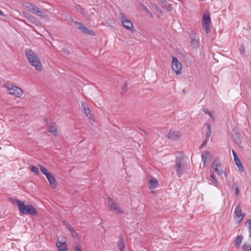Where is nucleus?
Returning a JSON list of instances; mask_svg holds the SVG:
<instances>
[{
  "instance_id": "f257e3e1",
  "label": "nucleus",
  "mask_w": 251,
  "mask_h": 251,
  "mask_svg": "<svg viewBox=\"0 0 251 251\" xmlns=\"http://www.w3.org/2000/svg\"><path fill=\"white\" fill-rule=\"evenodd\" d=\"M9 199L13 203H17L18 209L21 214L37 216V211L31 204H25L24 201L15 198H10Z\"/></svg>"
},
{
  "instance_id": "f03ea898",
  "label": "nucleus",
  "mask_w": 251,
  "mask_h": 251,
  "mask_svg": "<svg viewBox=\"0 0 251 251\" xmlns=\"http://www.w3.org/2000/svg\"><path fill=\"white\" fill-rule=\"evenodd\" d=\"M25 56L29 63L32 66L35 67L38 71L42 70V64L40 58L33 50L30 49H26L25 51Z\"/></svg>"
},
{
  "instance_id": "7ed1b4c3",
  "label": "nucleus",
  "mask_w": 251,
  "mask_h": 251,
  "mask_svg": "<svg viewBox=\"0 0 251 251\" xmlns=\"http://www.w3.org/2000/svg\"><path fill=\"white\" fill-rule=\"evenodd\" d=\"M173 168L176 171V175L178 177L181 176L188 170V168L184 159L181 156H176L175 163Z\"/></svg>"
},
{
  "instance_id": "20e7f679",
  "label": "nucleus",
  "mask_w": 251,
  "mask_h": 251,
  "mask_svg": "<svg viewBox=\"0 0 251 251\" xmlns=\"http://www.w3.org/2000/svg\"><path fill=\"white\" fill-rule=\"evenodd\" d=\"M119 17L123 26L126 29L130 31L134 30L132 22L128 20L127 17L122 12L119 13Z\"/></svg>"
},
{
  "instance_id": "39448f33",
  "label": "nucleus",
  "mask_w": 251,
  "mask_h": 251,
  "mask_svg": "<svg viewBox=\"0 0 251 251\" xmlns=\"http://www.w3.org/2000/svg\"><path fill=\"white\" fill-rule=\"evenodd\" d=\"M211 19L209 12L208 11L204 12L202 16V26L206 34L210 32L209 25Z\"/></svg>"
},
{
  "instance_id": "423d86ee",
  "label": "nucleus",
  "mask_w": 251,
  "mask_h": 251,
  "mask_svg": "<svg viewBox=\"0 0 251 251\" xmlns=\"http://www.w3.org/2000/svg\"><path fill=\"white\" fill-rule=\"evenodd\" d=\"M107 200L110 211H114V210H116V213L120 214H124V211L121 210V208L117 205L116 202L112 198L108 197Z\"/></svg>"
},
{
  "instance_id": "0eeeda50",
  "label": "nucleus",
  "mask_w": 251,
  "mask_h": 251,
  "mask_svg": "<svg viewBox=\"0 0 251 251\" xmlns=\"http://www.w3.org/2000/svg\"><path fill=\"white\" fill-rule=\"evenodd\" d=\"M172 68L176 75L180 74L182 64L178 62L177 58L175 56L172 57Z\"/></svg>"
},
{
  "instance_id": "6e6552de",
  "label": "nucleus",
  "mask_w": 251,
  "mask_h": 251,
  "mask_svg": "<svg viewBox=\"0 0 251 251\" xmlns=\"http://www.w3.org/2000/svg\"><path fill=\"white\" fill-rule=\"evenodd\" d=\"M221 163L218 159H216L212 165V168L216 171L220 176L224 175L226 177V172L222 169H220Z\"/></svg>"
},
{
  "instance_id": "1a4fd4ad",
  "label": "nucleus",
  "mask_w": 251,
  "mask_h": 251,
  "mask_svg": "<svg viewBox=\"0 0 251 251\" xmlns=\"http://www.w3.org/2000/svg\"><path fill=\"white\" fill-rule=\"evenodd\" d=\"M189 36L191 38V45L193 47L197 48L199 47V41L196 33L194 31H191L189 33Z\"/></svg>"
},
{
  "instance_id": "9d476101",
  "label": "nucleus",
  "mask_w": 251,
  "mask_h": 251,
  "mask_svg": "<svg viewBox=\"0 0 251 251\" xmlns=\"http://www.w3.org/2000/svg\"><path fill=\"white\" fill-rule=\"evenodd\" d=\"M180 136L181 134L178 131L172 130H170L167 135V137L173 141L177 140Z\"/></svg>"
},
{
  "instance_id": "9b49d317",
  "label": "nucleus",
  "mask_w": 251,
  "mask_h": 251,
  "mask_svg": "<svg viewBox=\"0 0 251 251\" xmlns=\"http://www.w3.org/2000/svg\"><path fill=\"white\" fill-rule=\"evenodd\" d=\"M51 188H55L56 187L57 183L54 176L50 173H49L46 176Z\"/></svg>"
},
{
  "instance_id": "f8f14e48",
  "label": "nucleus",
  "mask_w": 251,
  "mask_h": 251,
  "mask_svg": "<svg viewBox=\"0 0 251 251\" xmlns=\"http://www.w3.org/2000/svg\"><path fill=\"white\" fill-rule=\"evenodd\" d=\"M232 135L235 140V142L237 144L241 143L240 134L238 132L236 128H233L232 130Z\"/></svg>"
},
{
  "instance_id": "ddd939ff",
  "label": "nucleus",
  "mask_w": 251,
  "mask_h": 251,
  "mask_svg": "<svg viewBox=\"0 0 251 251\" xmlns=\"http://www.w3.org/2000/svg\"><path fill=\"white\" fill-rule=\"evenodd\" d=\"M9 94L13 95L16 97H20L23 94V91L21 88L16 86L14 87V89L13 90V92H9Z\"/></svg>"
},
{
  "instance_id": "4468645a",
  "label": "nucleus",
  "mask_w": 251,
  "mask_h": 251,
  "mask_svg": "<svg viewBox=\"0 0 251 251\" xmlns=\"http://www.w3.org/2000/svg\"><path fill=\"white\" fill-rule=\"evenodd\" d=\"M234 214L235 216L237 218H240L241 217V220L244 218L245 216V214L242 213V209L240 204H238L236 206Z\"/></svg>"
},
{
  "instance_id": "2eb2a0df",
  "label": "nucleus",
  "mask_w": 251,
  "mask_h": 251,
  "mask_svg": "<svg viewBox=\"0 0 251 251\" xmlns=\"http://www.w3.org/2000/svg\"><path fill=\"white\" fill-rule=\"evenodd\" d=\"M82 109L83 111L84 112L86 116L89 118L91 119L92 118V114L90 113V110L85 104V103L83 101L81 102Z\"/></svg>"
},
{
  "instance_id": "dca6fc26",
  "label": "nucleus",
  "mask_w": 251,
  "mask_h": 251,
  "mask_svg": "<svg viewBox=\"0 0 251 251\" xmlns=\"http://www.w3.org/2000/svg\"><path fill=\"white\" fill-rule=\"evenodd\" d=\"M48 131L54 136H57L58 135V131L57 130V127L55 123H53L51 126H49Z\"/></svg>"
},
{
  "instance_id": "f3484780",
  "label": "nucleus",
  "mask_w": 251,
  "mask_h": 251,
  "mask_svg": "<svg viewBox=\"0 0 251 251\" xmlns=\"http://www.w3.org/2000/svg\"><path fill=\"white\" fill-rule=\"evenodd\" d=\"M117 246L120 251H124L125 249V244L122 235H121L119 237V241L117 243Z\"/></svg>"
},
{
  "instance_id": "a211bd4d",
  "label": "nucleus",
  "mask_w": 251,
  "mask_h": 251,
  "mask_svg": "<svg viewBox=\"0 0 251 251\" xmlns=\"http://www.w3.org/2000/svg\"><path fill=\"white\" fill-rule=\"evenodd\" d=\"M234 160L235 162V164L236 165L237 167L238 168V170L240 172L242 173L244 171V167H243L242 164L238 157V156H237L235 158H234Z\"/></svg>"
},
{
  "instance_id": "6ab92c4d",
  "label": "nucleus",
  "mask_w": 251,
  "mask_h": 251,
  "mask_svg": "<svg viewBox=\"0 0 251 251\" xmlns=\"http://www.w3.org/2000/svg\"><path fill=\"white\" fill-rule=\"evenodd\" d=\"M149 184H150V188L151 189H154V188H156L159 185V183H158L157 180L154 177H152L149 180Z\"/></svg>"
},
{
  "instance_id": "aec40b11",
  "label": "nucleus",
  "mask_w": 251,
  "mask_h": 251,
  "mask_svg": "<svg viewBox=\"0 0 251 251\" xmlns=\"http://www.w3.org/2000/svg\"><path fill=\"white\" fill-rule=\"evenodd\" d=\"M205 125L207 126L206 130V133H205V137L207 139H209L212 133V127L211 125L209 123H206Z\"/></svg>"
},
{
  "instance_id": "412c9836",
  "label": "nucleus",
  "mask_w": 251,
  "mask_h": 251,
  "mask_svg": "<svg viewBox=\"0 0 251 251\" xmlns=\"http://www.w3.org/2000/svg\"><path fill=\"white\" fill-rule=\"evenodd\" d=\"M22 14L31 23H34L35 22V18L27 12L25 11H23Z\"/></svg>"
},
{
  "instance_id": "4be33fe9",
  "label": "nucleus",
  "mask_w": 251,
  "mask_h": 251,
  "mask_svg": "<svg viewBox=\"0 0 251 251\" xmlns=\"http://www.w3.org/2000/svg\"><path fill=\"white\" fill-rule=\"evenodd\" d=\"M209 152L208 151H205L202 153L201 157L202 160L204 163H209L210 161L209 158Z\"/></svg>"
},
{
  "instance_id": "5701e85b",
  "label": "nucleus",
  "mask_w": 251,
  "mask_h": 251,
  "mask_svg": "<svg viewBox=\"0 0 251 251\" xmlns=\"http://www.w3.org/2000/svg\"><path fill=\"white\" fill-rule=\"evenodd\" d=\"M56 246L58 251H68L67 244L60 245V243H56Z\"/></svg>"
},
{
  "instance_id": "b1692460",
  "label": "nucleus",
  "mask_w": 251,
  "mask_h": 251,
  "mask_svg": "<svg viewBox=\"0 0 251 251\" xmlns=\"http://www.w3.org/2000/svg\"><path fill=\"white\" fill-rule=\"evenodd\" d=\"M56 243H60V245L67 244V238L64 236H60L58 237Z\"/></svg>"
},
{
  "instance_id": "393cba45",
  "label": "nucleus",
  "mask_w": 251,
  "mask_h": 251,
  "mask_svg": "<svg viewBox=\"0 0 251 251\" xmlns=\"http://www.w3.org/2000/svg\"><path fill=\"white\" fill-rule=\"evenodd\" d=\"M82 32L86 34L92 36H95L96 35L95 33L93 30H90L86 26L83 28Z\"/></svg>"
},
{
  "instance_id": "a878e982",
  "label": "nucleus",
  "mask_w": 251,
  "mask_h": 251,
  "mask_svg": "<svg viewBox=\"0 0 251 251\" xmlns=\"http://www.w3.org/2000/svg\"><path fill=\"white\" fill-rule=\"evenodd\" d=\"M243 237L242 235L238 236L236 237L234 240V245L235 247L238 248L240 246L243 240Z\"/></svg>"
},
{
  "instance_id": "bb28decb",
  "label": "nucleus",
  "mask_w": 251,
  "mask_h": 251,
  "mask_svg": "<svg viewBox=\"0 0 251 251\" xmlns=\"http://www.w3.org/2000/svg\"><path fill=\"white\" fill-rule=\"evenodd\" d=\"M231 189L233 190H234L235 194L236 195H238L239 193V185L237 183L233 182L232 184V186L231 187Z\"/></svg>"
},
{
  "instance_id": "cd10ccee",
  "label": "nucleus",
  "mask_w": 251,
  "mask_h": 251,
  "mask_svg": "<svg viewBox=\"0 0 251 251\" xmlns=\"http://www.w3.org/2000/svg\"><path fill=\"white\" fill-rule=\"evenodd\" d=\"M36 15H37L38 16L41 17L45 19L48 17V15H47V13L45 11L40 10L39 9L37 11V12Z\"/></svg>"
},
{
  "instance_id": "c85d7f7f",
  "label": "nucleus",
  "mask_w": 251,
  "mask_h": 251,
  "mask_svg": "<svg viewBox=\"0 0 251 251\" xmlns=\"http://www.w3.org/2000/svg\"><path fill=\"white\" fill-rule=\"evenodd\" d=\"M128 90V84L126 82H125V83L122 87V90L121 91V95H125L127 91Z\"/></svg>"
},
{
  "instance_id": "c756f323",
  "label": "nucleus",
  "mask_w": 251,
  "mask_h": 251,
  "mask_svg": "<svg viewBox=\"0 0 251 251\" xmlns=\"http://www.w3.org/2000/svg\"><path fill=\"white\" fill-rule=\"evenodd\" d=\"M39 166L40 168V171H41L42 174L45 176H46L50 173L48 172L47 169L44 166L40 165Z\"/></svg>"
},
{
  "instance_id": "7c9ffc66",
  "label": "nucleus",
  "mask_w": 251,
  "mask_h": 251,
  "mask_svg": "<svg viewBox=\"0 0 251 251\" xmlns=\"http://www.w3.org/2000/svg\"><path fill=\"white\" fill-rule=\"evenodd\" d=\"M75 25L78 29H79L81 31L83 29V28H84L85 26V25H84L83 24L79 22H76L75 23Z\"/></svg>"
},
{
  "instance_id": "2f4dec72",
  "label": "nucleus",
  "mask_w": 251,
  "mask_h": 251,
  "mask_svg": "<svg viewBox=\"0 0 251 251\" xmlns=\"http://www.w3.org/2000/svg\"><path fill=\"white\" fill-rule=\"evenodd\" d=\"M15 86L13 84L10 83H4L3 85V87L6 88L9 91H13L14 89V87Z\"/></svg>"
},
{
  "instance_id": "473e14b6",
  "label": "nucleus",
  "mask_w": 251,
  "mask_h": 251,
  "mask_svg": "<svg viewBox=\"0 0 251 251\" xmlns=\"http://www.w3.org/2000/svg\"><path fill=\"white\" fill-rule=\"evenodd\" d=\"M29 167H30V171H31L32 172L34 173L36 175L39 174V172L38 169L37 167L33 166V165H31Z\"/></svg>"
},
{
  "instance_id": "72a5a7b5",
  "label": "nucleus",
  "mask_w": 251,
  "mask_h": 251,
  "mask_svg": "<svg viewBox=\"0 0 251 251\" xmlns=\"http://www.w3.org/2000/svg\"><path fill=\"white\" fill-rule=\"evenodd\" d=\"M71 233V235L73 238H77L79 237L78 233L75 230V228L73 227L71 230H70Z\"/></svg>"
},
{
  "instance_id": "f704fd0d",
  "label": "nucleus",
  "mask_w": 251,
  "mask_h": 251,
  "mask_svg": "<svg viewBox=\"0 0 251 251\" xmlns=\"http://www.w3.org/2000/svg\"><path fill=\"white\" fill-rule=\"evenodd\" d=\"M74 7L76 10H77L79 13L83 14L84 12V9L80 5L78 4H76L75 5Z\"/></svg>"
},
{
  "instance_id": "c9c22d12",
  "label": "nucleus",
  "mask_w": 251,
  "mask_h": 251,
  "mask_svg": "<svg viewBox=\"0 0 251 251\" xmlns=\"http://www.w3.org/2000/svg\"><path fill=\"white\" fill-rule=\"evenodd\" d=\"M246 223H248V230L249 231V237H251V218L248 220Z\"/></svg>"
},
{
  "instance_id": "e433bc0d",
  "label": "nucleus",
  "mask_w": 251,
  "mask_h": 251,
  "mask_svg": "<svg viewBox=\"0 0 251 251\" xmlns=\"http://www.w3.org/2000/svg\"><path fill=\"white\" fill-rule=\"evenodd\" d=\"M63 224L64 226H65L67 227V228L69 229V231L71 230L73 228V227L70 224L68 223L65 221H63Z\"/></svg>"
},
{
  "instance_id": "4c0bfd02",
  "label": "nucleus",
  "mask_w": 251,
  "mask_h": 251,
  "mask_svg": "<svg viewBox=\"0 0 251 251\" xmlns=\"http://www.w3.org/2000/svg\"><path fill=\"white\" fill-rule=\"evenodd\" d=\"M243 250L244 251H251V245L244 244L243 246Z\"/></svg>"
},
{
  "instance_id": "58836bf2",
  "label": "nucleus",
  "mask_w": 251,
  "mask_h": 251,
  "mask_svg": "<svg viewBox=\"0 0 251 251\" xmlns=\"http://www.w3.org/2000/svg\"><path fill=\"white\" fill-rule=\"evenodd\" d=\"M34 5L30 2H28L26 3V7L27 8L28 10L30 12L33 7H34Z\"/></svg>"
},
{
  "instance_id": "ea45409f",
  "label": "nucleus",
  "mask_w": 251,
  "mask_h": 251,
  "mask_svg": "<svg viewBox=\"0 0 251 251\" xmlns=\"http://www.w3.org/2000/svg\"><path fill=\"white\" fill-rule=\"evenodd\" d=\"M240 52L241 54H244L245 53V48L243 44H242L239 49Z\"/></svg>"
},
{
  "instance_id": "a19ab883",
  "label": "nucleus",
  "mask_w": 251,
  "mask_h": 251,
  "mask_svg": "<svg viewBox=\"0 0 251 251\" xmlns=\"http://www.w3.org/2000/svg\"><path fill=\"white\" fill-rule=\"evenodd\" d=\"M210 177L213 180V182L215 183V184H217L218 183V180L216 179L215 176H214V174L213 173H211L210 174Z\"/></svg>"
},
{
  "instance_id": "79ce46f5",
  "label": "nucleus",
  "mask_w": 251,
  "mask_h": 251,
  "mask_svg": "<svg viewBox=\"0 0 251 251\" xmlns=\"http://www.w3.org/2000/svg\"><path fill=\"white\" fill-rule=\"evenodd\" d=\"M39 9V8L38 7L34 5V7L32 8V9L30 12L36 15Z\"/></svg>"
},
{
  "instance_id": "37998d69",
  "label": "nucleus",
  "mask_w": 251,
  "mask_h": 251,
  "mask_svg": "<svg viewBox=\"0 0 251 251\" xmlns=\"http://www.w3.org/2000/svg\"><path fill=\"white\" fill-rule=\"evenodd\" d=\"M208 141H209L208 139L205 138L204 141H203L202 144L201 145L200 148H204L205 146H206Z\"/></svg>"
},
{
  "instance_id": "c03bdc74",
  "label": "nucleus",
  "mask_w": 251,
  "mask_h": 251,
  "mask_svg": "<svg viewBox=\"0 0 251 251\" xmlns=\"http://www.w3.org/2000/svg\"><path fill=\"white\" fill-rule=\"evenodd\" d=\"M203 111L205 113L208 114L209 116H210L211 117H212V115L211 112L208 111V110H207L206 108H204Z\"/></svg>"
},
{
  "instance_id": "a18cd8bd",
  "label": "nucleus",
  "mask_w": 251,
  "mask_h": 251,
  "mask_svg": "<svg viewBox=\"0 0 251 251\" xmlns=\"http://www.w3.org/2000/svg\"><path fill=\"white\" fill-rule=\"evenodd\" d=\"M161 2L164 6H167L168 4V2L166 0H161Z\"/></svg>"
},
{
  "instance_id": "49530a36",
  "label": "nucleus",
  "mask_w": 251,
  "mask_h": 251,
  "mask_svg": "<svg viewBox=\"0 0 251 251\" xmlns=\"http://www.w3.org/2000/svg\"><path fill=\"white\" fill-rule=\"evenodd\" d=\"M232 154H233V157L234 158H235L237 156H238L237 154L236 153V152L234 150H232Z\"/></svg>"
},
{
  "instance_id": "de8ad7c7",
  "label": "nucleus",
  "mask_w": 251,
  "mask_h": 251,
  "mask_svg": "<svg viewBox=\"0 0 251 251\" xmlns=\"http://www.w3.org/2000/svg\"><path fill=\"white\" fill-rule=\"evenodd\" d=\"M0 16H4V17H6L5 15V14L3 13V12L2 11H1L0 10Z\"/></svg>"
},
{
  "instance_id": "09e8293b",
  "label": "nucleus",
  "mask_w": 251,
  "mask_h": 251,
  "mask_svg": "<svg viewBox=\"0 0 251 251\" xmlns=\"http://www.w3.org/2000/svg\"><path fill=\"white\" fill-rule=\"evenodd\" d=\"M64 52L66 54H70V51L69 50H64Z\"/></svg>"
},
{
  "instance_id": "8fccbe9b",
  "label": "nucleus",
  "mask_w": 251,
  "mask_h": 251,
  "mask_svg": "<svg viewBox=\"0 0 251 251\" xmlns=\"http://www.w3.org/2000/svg\"><path fill=\"white\" fill-rule=\"evenodd\" d=\"M182 92H183V93H184V94H186V90H184V89H183V90H182Z\"/></svg>"
},
{
  "instance_id": "3c124183",
  "label": "nucleus",
  "mask_w": 251,
  "mask_h": 251,
  "mask_svg": "<svg viewBox=\"0 0 251 251\" xmlns=\"http://www.w3.org/2000/svg\"><path fill=\"white\" fill-rule=\"evenodd\" d=\"M46 124L49 125V123L48 122V121L46 122Z\"/></svg>"
},
{
  "instance_id": "603ef678",
  "label": "nucleus",
  "mask_w": 251,
  "mask_h": 251,
  "mask_svg": "<svg viewBox=\"0 0 251 251\" xmlns=\"http://www.w3.org/2000/svg\"><path fill=\"white\" fill-rule=\"evenodd\" d=\"M143 131L144 132H145V134H147V133L145 132V131L143 130Z\"/></svg>"
},
{
  "instance_id": "864d4df0",
  "label": "nucleus",
  "mask_w": 251,
  "mask_h": 251,
  "mask_svg": "<svg viewBox=\"0 0 251 251\" xmlns=\"http://www.w3.org/2000/svg\"><path fill=\"white\" fill-rule=\"evenodd\" d=\"M145 9L148 10V9L146 7H145Z\"/></svg>"
}]
</instances>
